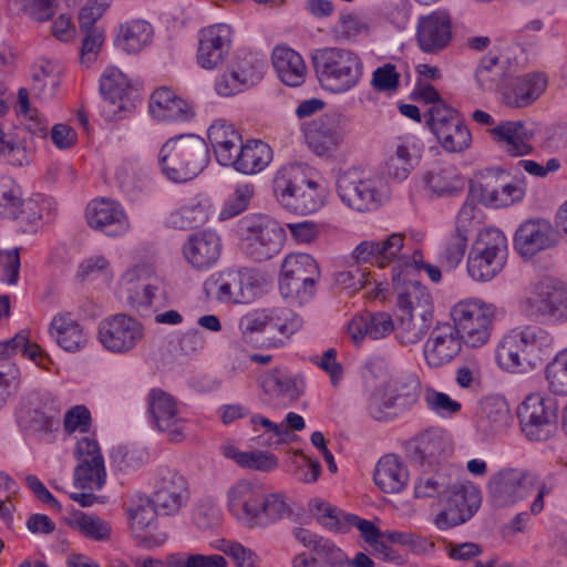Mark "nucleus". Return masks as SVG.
I'll return each mask as SVG.
<instances>
[{"label":"nucleus","instance_id":"0e129e2a","mask_svg":"<svg viewBox=\"0 0 567 567\" xmlns=\"http://www.w3.org/2000/svg\"><path fill=\"white\" fill-rule=\"evenodd\" d=\"M60 84V70L53 62L40 63L32 75V90L43 100L52 99Z\"/></svg>","mask_w":567,"mask_h":567},{"label":"nucleus","instance_id":"0eeeda50","mask_svg":"<svg viewBox=\"0 0 567 567\" xmlns=\"http://www.w3.org/2000/svg\"><path fill=\"white\" fill-rule=\"evenodd\" d=\"M266 277L254 268L233 267L212 275L205 282L207 296L221 303L248 305L267 289Z\"/></svg>","mask_w":567,"mask_h":567},{"label":"nucleus","instance_id":"72a5a7b5","mask_svg":"<svg viewBox=\"0 0 567 567\" xmlns=\"http://www.w3.org/2000/svg\"><path fill=\"white\" fill-rule=\"evenodd\" d=\"M462 339L450 324L436 327L424 344L429 367L439 368L451 362L461 351Z\"/></svg>","mask_w":567,"mask_h":567},{"label":"nucleus","instance_id":"473e14b6","mask_svg":"<svg viewBox=\"0 0 567 567\" xmlns=\"http://www.w3.org/2000/svg\"><path fill=\"white\" fill-rule=\"evenodd\" d=\"M499 147L512 157L529 155L534 151V131L523 121H504L491 130Z\"/></svg>","mask_w":567,"mask_h":567},{"label":"nucleus","instance_id":"f257e3e1","mask_svg":"<svg viewBox=\"0 0 567 567\" xmlns=\"http://www.w3.org/2000/svg\"><path fill=\"white\" fill-rule=\"evenodd\" d=\"M225 496L229 515L249 529L269 527L292 513L284 493H265L249 480H239L228 486Z\"/></svg>","mask_w":567,"mask_h":567},{"label":"nucleus","instance_id":"e2e57ef3","mask_svg":"<svg viewBox=\"0 0 567 567\" xmlns=\"http://www.w3.org/2000/svg\"><path fill=\"white\" fill-rule=\"evenodd\" d=\"M424 182L433 193L439 195L451 194L462 186L458 172L453 165L433 167L424 176Z\"/></svg>","mask_w":567,"mask_h":567},{"label":"nucleus","instance_id":"3c124183","mask_svg":"<svg viewBox=\"0 0 567 567\" xmlns=\"http://www.w3.org/2000/svg\"><path fill=\"white\" fill-rule=\"evenodd\" d=\"M210 200L203 196L196 195L179 208L171 213L168 223L177 229H192L204 225L210 214Z\"/></svg>","mask_w":567,"mask_h":567},{"label":"nucleus","instance_id":"69168bd1","mask_svg":"<svg viewBox=\"0 0 567 567\" xmlns=\"http://www.w3.org/2000/svg\"><path fill=\"white\" fill-rule=\"evenodd\" d=\"M452 483L453 480L445 470H440L432 474H423L415 482L414 496L416 498L440 497L443 494H447Z\"/></svg>","mask_w":567,"mask_h":567},{"label":"nucleus","instance_id":"e433bc0d","mask_svg":"<svg viewBox=\"0 0 567 567\" xmlns=\"http://www.w3.org/2000/svg\"><path fill=\"white\" fill-rule=\"evenodd\" d=\"M547 76L542 72L526 73L502 89L503 103L509 107L523 109L533 104L545 92Z\"/></svg>","mask_w":567,"mask_h":567},{"label":"nucleus","instance_id":"4c0bfd02","mask_svg":"<svg viewBox=\"0 0 567 567\" xmlns=\"http://www.w3.org/2000/svg\"><path fill=\"white\" fill-rule=\"evenodd\" d=\"M148 109L151 115L162 122H185L194 115L190 105L166 86L153 92Z\"/></svg>","mask_w":567,"mask_h":567},{"label":"nucleus","instance_id":"9b49d317","mask_svg":"<svg viewBox=\"0 0 567 567\" xmlns=\"http://www.w3.org/2000/svg\"><path fill=\"white\" fill-rule=\"evenodd\" d=\"M508 255L507 238L494 227L482 229L467 257V274L475 281H488L504 268Z\"/></svg>","mask_w":567,"mask_h":567},{"label":"nucleus","instance_id":"13d9d810","mask_svg":"<svg viewBox=\"0 0 567 567\" xmlns=\"http://www.w3.org/2000/svg\"><path fill=\"white\" fill-rule=\"evenodd\" d=\"M266 68L267 61L265 56L250 51H240L231 65L235 74L238 75L247 89L261 81Z\"/></svg>","mask_w":567,"mask_h":567},{"label":"nucleus","instance_id":"cd10ccee","mask_svg":"<svg viewBox=\"0 0 567 567\" xmlns=\"http://www.w3.org/2000/svg\"><path fill=\"white\" fill-rule=\"evenodd\" d=\"M421 154L422 147L415 135L405 134L395 137L385 162L388 176L398 182L406 179L419 164Z\"/></svg>","mask_w":567,"mask_h":567},{"label":"nucleus","instance_id":"c03bdc74","mask_svg":"<svg viewBox=\"0 0 567 567\" xmlns=\"http://www.w3.org/2000/svg\"><path fill=\"white\" fill-rule=\"evenodd\" d=\"M393 330V320L386 312H367L354 317L348 324V332L355 344H360L365 338L382 339Z\"/></svg>","mask_w":567,"mask_h":567},{"label":"nucleus","instance_id":"a18cd8bd","mask_svg":"<svg viewBox=\"0 0 567 567\" xmlns=\"http://www.w3.org/2000/svg\"><path fill=\"white\" fill-rule=\"evenodd\" d=\"M250 424L255 432L264 430L265 435H269L259 443L264 446L285 443L289 440L290 431H301L306 426L303 417L295 412L287 413L281 423H275L261 414H255L250 417Z\"/></svg>","mask_w":567,"mask_h":567},{"label":"nucleus","instance_id":"393cba45","mask_svg":"<svg viewBox=\"0 0 567 567\" xmlns=\"http://www.w3.org/2000/svg\"><path fill=\"white\" fill-rule=\"evenodd\" d=\"M451 39L452 21L445 11L435 10L417 18L415 40L422 52L439 53Z\"/></svg>","mask_w":567,"mask_h":567},{"label":"nucleus","instance_id":"338daca9","mask_svg":"<svg viewBox=\"0 0 567 567\" xmlns=\"http://www.w3.org/2000/svg\"><path fill=\"white\" fill-rule=\"evenodd\" d=\"M105 463H78L74 467V486L91 492L100 491L106 483Z\"/></svg>","mask_w":567,"mask_h":567},{"label":"nucleus","instance_id":"6e6d98bb","mask_svg":"<svg viewBox=\"0 0 567 567\" xmlns=\"http://www.w3.org/2000/svg\"><path fill=\"white\" fill-rule=\"evenodd\" d=\"M221 453L225 457L233 460L237 465L260 472H272L278 465V457L265 451L243 452L234 444L227 443L221 446Z\"/></svg>","mask_w":567,"mask_h":567},{"label":"nucleus","instance_id":"4468645a","mask_svg":"<svg viewBox=\"0 0 567 567\" xmlns=\"http://www.w3.org/2000/svg\"><path fill=\"white\" fill-rule=\"evenodd\" d=\"M520 310L529 319H545L553 323L567 321V286L554 278L530 285L520 302Z\"/></svg>","mask_w":567,"mask_h":567},{"label":"nucleus","instance_id":"de8ad7c7","mask_svg":"<svg viewBox=\"0 0 567 567\" xmlns=\"http://www.w3.org/2000/svg\"><path fill=\"white\" fill-rule=\"evenodd\" d=\"M272 161V150L260 140H250L237 153L229 167L244 175L262 172Z\"/></svg>","mask_w":567,"mask_h":567},{"label":"nucleus","instance_id":"7ed1b4c3","mask_svg":"<svg viewBox=\"0 0 567 567\" xmlns=\"http://www.w3.org/2000/svg\"><path fill=\"white\" fill-rule=\"evenodd\" d=\"M209 163L208 146L195 134L168 138L159 148L158 166L172 183H186L197 177Z\"/></svg>","mask_w":567,"mask_h":567},{"label":"nucleus","instance_id":"20e7f679","mask_svg":"<svg viewBox=\"0 0 567 567\" xmlns=\"http://www.w3.org/2000/svg\"><path fill=\"white\" fill-rule=\"evenodd\" d=\"M311 62L320 85L331 93L351 91L363 76V62L353 50L341 47L315 49Z\"/></svg>","mask_w":567,"mask_h":567},{"label":"nucleus","instance_id":"f3484780","mask_svg":"<svg viewBox=\"0 0 567 567\" xmlns=\"http://www.w3.org/2000/svg\"><path fill=\"white\" fill-rule=\"evenodd\" d=\"M189 488L186 477L176 468L161 466L154 477V489L148 497L159 515L176 516L189 502Z\"/></svg>","mask_w":567,"mask_h":567},{"label":"nucleus","instance_id":"8fccbe9b","mask_svg":"<svg viewBox=\"0 0 567 567\" xmlns=\"http://www.w3.org/2000/svg\"><path fill=\"white\" fill-rule=\"evenodd\" d=\"M18 352L33 361L38 367L49 370L52 363L48 353L39 344L30 342L29 333L25 330L18 332L13 338L0 341V364L11 362L10 359Z\"/></svg>","mask_w":567,"mask_h":567},{"label":"nucleus","instance_id":"c85d7f7f","mask_svg":"<svg viewBox=\"0 0 567 567\" xmlns=\"http://www.w3.org/2000/svg\"><path fill=\"white\" fill-rule=\"evenodd\" d=\"M264 394L275 405L297 401L303 393V381L285 368H275L259 378Z\"/></svg>","mask_w":567,"mask_h":567},{"label":"nucleus","instance_id":"bf43d9fd","mask_svg":"<svg viewBox=\"0 0 567 567\" xmlns=\"http://www.w3.org/2000/svg\"><path fill=\"white\" fill-rule=\"evenodd\" d=\"M433 316L400 312L395 337L402 344L417 343L429 331Z\"/></svg>","mask_w":567,"mask_h":567},{"label":"nucleus","instance_id":"c9c22d12","mask_svg":"<svg viewBox=\"0 0 567 567\" xmlns=\"http://www.w3.org/2000/svg\"><path fill=\"white\" fill-rule=\"evenodd\" d=\"M55 344L69 353L84 350L89 343V333L84 327L69 312L55 315L48 329Z\"/></svg>","mask_w":567,"mask_h":567},{"label":"nucleus","instance_id":"37998d69","mask_svg":"<svg viewBox=\"0 0 567 567\" xmlns=\"http://www.w3.org/2000/svg\"><path fill=\"white\" fill-rule=\"evenodd\" d=\"M311 168L299 163H289L281 166L272 181L274 195L284 208H288L297 192L307 181Z\"/></svg>","mask_w":567,"mask_h":567},{"label":"nucleus","instance_id":"dca6fc26","mask_svg":"<svg viewBox=\"0 0 567 567\" xmlns=\"http://www.w3.org/2000/svg\"><path fill=\"white\" fill-rule=\"evenodd\" d=\"M97 341L103 349L114 354L133 351L144 338V326L126 313H115L97 324Z\"/></svg>","mask_w":567,"mask_h":567},{"label":"nucleus","instance_id":"9d476101","mask_svg":"<svg viewBox=\"0 0 567 567\" xmlns=\"http://www.w3.org/2000/svg\"><path fill=\"white\" fill-rule=\"evenodd\" d=\"M319 277V266L312 256L302 252L289 254L281 262L280 293L290 303H308L316 293Z\"/></svg>","mask_w":567,"mask_h":567},{"label":"nucleus","instance_id":"4d7b16f0","mask_svg":"<svg viewBox=\"0 0 567 567\" xmlns=\"http://www.w3.org/2000/svg\"><path fill=\"white\" fill-rule=\"evenodd\" d=\"M17 107L19 114L24 117L22 123L23 128L17 133L25 134L28 143L31 145L33 151V138H45L48 136V122L39 114L38 110L30 106L29 93L23 87L18 92Z\"/></svg>","mask_w":567,"mask_h":567},{"label":"nucleus","instance_id":"09e8293b","mask_svg":"<svg viewBox=\"0 0 567 567\" xmlns=\"http://www.w3.org/2000/svg\"><path fill=\"white\" fill-rule=\"evenodd\" d=\"M313 172L308 173L307 181L300 190L292 198L287 210L308 215L318 212L324 204L328 196V188L323 179L315 178Z\"/></svg>","mask_w":567,"mask_h":567},{"label":"nucleus","instance_id":"ea45409f","mask_svg":"<svg viewBox=\"0 0 567 567\" xmlns=\"http://www.w3.org/2000/svg\"><path fill=\"white\" fill-rule=\"evenodd\" d=\"M380 267L383 268L392 262L395 267L392 272H402L410 270V266L422 265V252L417 249L410 254L404 248V235L392 233L386 238L379 240Z\"/></svg>","mask_w":567,"mask_h":567},{"label":"nucleus","instance_id":"6e6552de","mask_svg":"<svg viewBox=\"0 0 567 567\" xmlns=\"http://www.w3.org/2000/svg\"><path fill=\"white\" fill-rule=\"evenodd\" d=\"M491 502L496 507L512 506L534 491L537 492L530 505V513L536 515L544 509L545 485L537 476L526 470L505 467L494 473L487 483Z\"/></svg>","mask_w":567,"mask_h":567},{"label":"nucleus","instance_id":"052dcab7","mask_svg":"<svg viewBox=\"0 0 567 567\" xmlns=\"http://www.w3.org/2000/svg\"><path fill=\"white\" fill-rule=\"evenodd\" d=\"M370 32L368 20L354 12L343 10L339 13L337 22L331 27L330 33L336 41L348 42Z\"/></svg>","mask_w":567,"mask_h":567},{"label":"nucleus","instance_id":"a878e982","mask_svg":"<svg viewBox=\"0 0 567 567\" xmlns=\"http://www.w3.org/2000/svg\"><path fill=\"white\" fill-rule=\"evenodd\" d=\"M86 219L91 228L109 237H118L130 230V221L122 205L111 199H96L86 208Z\"/></svg>","mask_w":567,"mask_h":567},{"label":"nucleus","instance_id":"423d86ee","mask_svg":"<svg viewBox=\"0 0 567 567\" xmlns=\"http://www.w3.org/2000/svg\"><path fill=\"white\" fill-rule=\"evenodd\" d=\"M336 187L341 202L361 213L377 210L390 196L389 185L381 174L357 167L341 172Z\"/></svg>","mask_w":567,"mask_h":567},{"label":"nucleus","instance_id":"a211bd4d","mask_svg":"<svg viewBox=\"0 0 567 567\" xmlns=\"http://www.w3.org/2000/svg\"><path fill=\"white\" fill-rule=\"evenodd\" d=\"M307 146L321 157L333 156L346 138V118L338 112H328L302 125Z\"/></svg>","mask_w":567,"mask_h":567},{"label":"nucleus","instance_id":"774afa93","mask_svg":"<svg viewBox=\"0 0 567 567\" xmlns=\"http://www.w3.org/2000/svg\"><path fill=\"white\" fill-rule=\"evenodd\" d=\"M547 389L555 395H567V347L558 351L545 369Z\"/></svg>","mask_w":567,"mask_h":567},{"label":"nucleus","instance_id":"603ef678","mask_svg":"<svg viewBox=\"0 0 567 567\" xmlns=\"http://www.w3.org/2000/svg\"><path fill=\"white\" fill-rule=\"evenodd\" d=\"M153 35L154 30L151 23L142 19H135L118 27L116 43L121 50L128 54L138 53L151 44Z\"/></svg>","mask_w":567,"mask_h":567},{"label":"nucleus","instance_id":"680f3d73","mask_svg":"<svg viewBox=\"0 0 567 567\" xmlns=\"http://www.w3.org/2000/svg\"><path fill=\"white\" fill-rule=\"evenodd\" d=\"M145 567H227V561L220 555L177 554L167 560H147Z\"/></svg>","mask_w":567,"mask_h":567},{"label":"nucleus","instance_id":"39448f33","mask_svg":"<svg viewBox=\"0 0 567 567\" xmlns=\"http://www.w3.org/2000/svg\"><path fill=\"white\" fill-rule=\"evenodd\" d=\"M420 395L421 382L416 374H398L372 391L367 411L377 421H392L411 411Z\"/></svg>","mask_w":567,"mask_h":567},{"label":"nucleus","instance_id":"6ab92c4d","mask_svg":"<svg viewBox=\"0 0 567 567\" xmlns=\"http://www.w3.org/2000/svg\"><path fill=\"white\" fill-rule=\"evenodd\" d=\"M100 92L104 99L102 115L112 121L134 107L135 90L127 76L115 66H107L100 78Z\"/></svg>","mask_w":567,"mask_h":567},{"label":"nucleus","instance_id":"2eb2a0df","mask_svg":"<svg viewBox=\"0 0 567 567\" xmlns=\"http://www.w3.org/2000/svg\"><path fill=\"white\" fill-rule=\"evenodd\" d=\"M517 417L528 441H547L556 433L558 402L543 392L529 393L518 405Z\"/></svg>","mask_w":567,"mask_h":567},{"label":"nucleus","instance_id":"f8f14e48","mask_svg":"<svg viewBox=\"0 0 567 567\" xmlns=\"http://www.w3.org/2000/svg\"><path fill=\"white\" fill-rule=\"evenodd\" d=\"M496 307L480 298H467L451 309L454 330L462 341L472 348H480L491 338Z\"/></svg>","mask_w":567,"mask_h":567},{"label":"nucleus","instance_id":"412c9836","mask_svg":"<svg viewBox=\"0 0 567 567\" xmlns=\"http://www.w3.org/2000/svg\"><path fill=\"white\" fill-rule=\"evenodd\" d=\"M161 287V278L148 264H137L127 268L118 280L120 293L132 307L151 306Z\"/></svg>","mask_w":567,"mask_h":567},{"label":"nucleus","instance_id":"5701e85b","mask_svg":"<svg viewBox=\"0 0 567 567\" xmlns=\"http://www.w3.org/2000/svg\"><path fill=\"white\" fill-rule=\"evenodd\" d=\"M447 494L444 509L434 519L440 529H449L467 522L481 505L480 491L473 485L453 481Z\"/></svg>","mask_w":567,"mask_h":567},{"label":"nucleus","instance_id":"a19ab883","mask_svg":"<svg viewBox=\"0 0 567 567\" xmlns=\"http://www.w3.org/2000/svg\"><path fill=\"white\" fill-rule=\"evenodd\" d=\"M450 447V440L444 430L429 427L406 443V452L415 462H431L444 454Z\"/></svg>","mask_w":567,"mask_h":567},{"label":"nucleus","instance_id":"f704fd0d","mask_svg":"<svg viewBox=\"0 0 567 567\" xmlns=\"http://www.w3.org/2000/svg\"><path fill=\"white\" fill-rule=\"evenodd\" d=\"M392 280L395 285L400 312L433 316L432 297L425 286L410 279L402 272L393 271Z\"/></svg>","mask_w":567,"mask_h":567},{"label":"nucleus","instance_id":"79ce46f5","mask_svg":"<svg viewBox=\"0 0 567 567\" xmlns=\"http://www.w3.org/2000/svg\"><path fill=\"white\" fill-rule=\"evenodd\" d=\"M409 471L404 462L395 454L382 456L374 468L375 485L384 493H401L408 485Z\"/></svg>","mask_w":567,"mask_h":567},{"label":"nucleus","instance_id":"ddd939ff","mask_svg":"<svg viewBox=\"0 0 567 567\" xmlns=\"http://www.w3.org/2000/svg\"><path fill=\"white\" fill-rule=\"evenodd\" d=\"M240 249L255 261L269 260L285 244V229L268 216L246 217L240 221Z\"/></svg>","mask_w":567,"mask_h":567},{"label":"nucleus","instance_id":"49530a36","mask_svg":"<svg viewBox=\"0 0 567 567\" xmlns=\"http://www.w3.org/2000/svg\"><path fill=\"white\" fill-rule=\"evenodd\" d=\"M271 58L276 73L284 84L299 86L305 82L307 66L297 51L278 45L274 49Z\"/></svg>","mask_w":567,"mask_h":567},{"label":"nucleus","instance_id":"5fc2aeb1","mask_svg":"<svg viewBox=\"0 0 567 567\" xmlns=\"http://www.w3.org/2000/svg\"><path fill=\"white\" fill-rule=\"evenodd\" d=\"M18 209L17 217L12 219L18 220L23 231L33 233L41 226L44 218H50L54 210V203L50 197L37 194L23 199Z\"/></svg>","mask_w":567,"mask_h":567},{"label":"nucleus","instance_id":"c756f323","mask_svg":"<svg viewBox=\"0 0 567 567\" xmlns=\"http://www.w3.org/2000/svg\"><path fill=\"white\" fill-rule=\"evenodd\" d=\"M220 237L212 230L196 233L184 243L182 250L187 264L196 270H208L221 254Z\"/></svg>","mask_w":567,"mask_h":567},{"label":"nucleus","instance_id":"1a4fd4ad","mask_svg":"<svg viewBox=\"0 0 567 567\" xmlns=\"http://www.w3.org/2000/svg\"><path fill=\"white\" fill-rule=\"evenodd\" d=\"M21 433L39 443H53L60 427L58 408L49 392H31L24 396L16 411Z\"/></svg>","mask_w":567,"mask_h":567},{"label":"nucleus","instance_id":"864d4df0","mask_svg":"<svg viewBox=\"0 0 567 567\" xmlns=\"http://www.w3.org/2000/svg\"><path fill=\"white\" fill-rule=\"evenodd\" d=\"M507 60L487 54L483 56L474 73L476 86L482 92H494L502 89V83L508 76L506 69Z\"/></svg>","mask_w":567,"mask_h":567},{"label":"nucleus","instance_id":"7c9ffc66","mask_svg":"<svg viewBox=\"0 0 567 567\" xmlns=\"http://www.w3.org/2000/svg\"><path fill=\"white\" fill-rule=\"evenodd\" d=\"M158 511L148 496H138L127 508L130 529L136 543L145 548L157 546L159 542L153 535L157 526Z\"/></svg>","mask_w":567,"mask_h":567},{"label":"nucleus","instance_id":"58836bf2","mask_svg":"<svg viewBox=\"0 0 567 567\" xmlns=\"http://www.w3.org/2000/svg\"><path fill=\"white\" fill-rule=\"evenodd\" d=\"M208 138L217 163L229 167L244 146L239 132L224 120L215 121L208 128Z\"/></svg>","mask_w":567,"mask_h":567},{"label":"nucleus","instance_id":"bb28decb","mask_svg":"<svg viewBox=\"0 0 567 567\" xmlns=\"http://www.w3.org/2000/svg\"><path fill=\"white\" fill-rule=\"evenodd\" d=\"M148 412L156 427L166 432L172 442H181L185 437V421L178 415L172 395L162 390H152L148 394Z\"/></svg>","mask_w":567,"mask_h":567},{"label":"nucleus","instance_id":"b1692460","mask_svg":"<svg viewBox=\"0 0 567 567\" xmlns=\"http://www.w3.org/2000/svg\"><path fill=\"white\" fill-rule=\"evenodd\" d=\"M556 226L545 218H532L522 223L514 235L516 251L526 259L550 249L558 244Z\"/></svg>","mask_w":567,"mask_h":567},{"label":"nucleus","instance_id":"2f4dec72","mask_svg":"<svg viewBox=\"0 0 567 567\" xmlns=\"http://www.w3.org/2000/svg\"><path fill=\"white\" fill-rule=\"evenodd\" d=\"M475 207L465 203L456 218V229L445 241L440 254L442 262L450 269H454L462 261L468 241V234L474 228Z\"/></svg>","mask_w":567,"mask_h":567},{"label":"nucleus","instance_id":"aec40b11","mask_svg":"<svg viewBox=\"0 0 567 567\" xmlns=\"http://www.w3.org/2000/svg\"><path fill=\"white\" fill-rule=\"evenodd\" d=\"M507 177L504 171L488 169L473 189L480 192L483 204L494 208L520 203L526 195L524 178L508 181Z\"/></svg>","mask_w":567,"mask_h":567},{"label":"nucleus","instance_id":"f03ea898","mask_svg":"<svg viewBox=\"0 0 567 567\" xmlns=\"http://www.w3.org/2000/svg\"><path fill=\"white\" fill-rule=\"evenodd\" d=\"M554 343V336L540 326L517 327L502 338L496 360L503 370L527 372L553 351Z\"/></svg>","mask_w":567,"mask_h":567},{"label":"nucleus","instance_id":"4be33fe9","mask_svg":"<svg viewBox=\"0 0 567 567\" xmlns=\"http://www.w3.org/2000/svg\"><path fill=\"white\" fill-rule=\"evenodd\" d=\"M234 29L227 23H214L198 32L197 64L215 70L227 60L234 42Z\"/></svg>","mask_w":567,"mask_h":567}]
</instances>
